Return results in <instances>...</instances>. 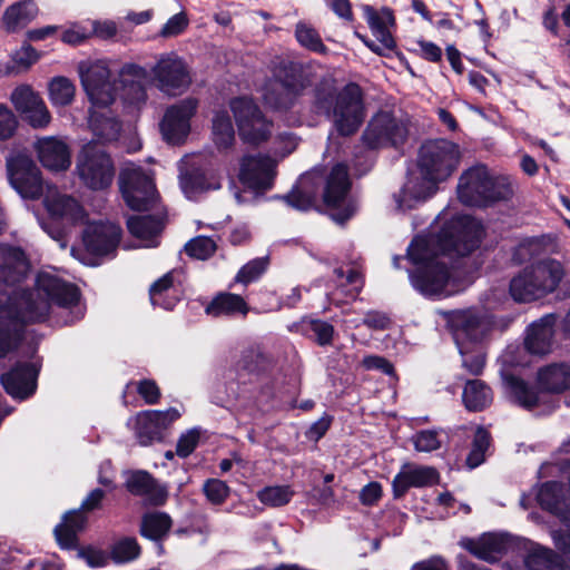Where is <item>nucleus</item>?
<instances>
[{
  "label": "nucleus",
  "mask_w": 570,
  "mask_h": 570,
  "mask_svg": "<svg viewBox=\"0 0 570 570\" xmlns=\"http://www.w3.org/2000/svg\"><path fill=\"white\" fill-rule=\"evenodd\" d=\"M29 265L23 252L17 247L0 245V357L16 342V325L45 321L52 306L68 312L65 324L83 316L78 288L62 279L56 271H41L32 291L22 289L21 281Z\"/></svg>",
  "instance_id": "1"
},
{
  "label": "nucleus",
  "mask_w": 570,
  "mask_h": 570,
  "mask_svg": "<svg viewBox=\"0 0 570 570\" xmlns=\"http://www.w3.org/2000/svg\"><path fill=\"white\" fill-rule=\"evenodd\" d=\"M483 234L480 222L460 215L449 222L438 236H419L407 249L409 259L416 266L410 273L412 286L424 296L446 297L465 288L456 271L436 261L439 253L464 256L479 246Z\"/></svg>",
  "instance_id": "2"
},
{
  "label": "nucleus",
  "mask_w": 570,
  "mask_h": 570,
  "mask_svg": "<svg viewBox=\"0 0 570 570\" xmlns=\"http://www.w3.org/2000/svg\"><path fill=\"white\" fill-rule=\"evenodd\" d=\"M148 70L136 63L122 66L119 72V83L122 89V99L130 105H138L146 100V86L153 81L166 95L177 96L186 91L191 78L185 61L176 53L161 55Z\"/></svg>",
  "instance_id": "3"
},
{
  "label": "nucleus",
  "mask_w": 570,
  "mask_h": 570,
  "mask_svg": "<svg viewBox=\"0 0 570 570\" xmlns=\"http://www.w3.org/2000/svg\"><path fill=\"white\" fill-rule=\"evenodd\" d=\"M313 107L317 114L332 116L342 135L355 132L363 121L361 89L355 83L335 94L333 80H323L315 91Z\"/></svg>",
  "instance_id": "4"
},
{
  "label": "nucleus",
  "mask_w": 570,
  "mask_h": 570,
  "mask_svg": "<svg viewBox=\"0 0 570 570\" xmlns=\"http://www.w3.org/2000/svg\"><path fill=\"white\" fill-rule=\"evenodd\" d=\"M456 194L462 204L481 207L510 199L513 188L509 177L492 176L485 166L475 165L461 174Z\"/></svg>",
  "instance_id": "5"
},
{
  "label": "nucleus",
  "mask_w": 570,
  "mask_h": 570,
  "mask_svg": "<svg viewBox=\"0 0 570 570\" xmlns=\"http://www.w3.org/2000/svg\"><path fill=\"white\" fill-rule=\"evenodd\" d=\"M564 275V266L558 259H540L524 267L511 279V296L517 302L542 298L558 288Z\"/></svg>",
  "instance_id": "6"
},
{
  "label": "nucleus",
  "mask_w": 570,
  "mask_h": 570,
  "mask_svg": "<svg viewBox=\"0 0 570 570\" xmlns=\"http://www.w3.org/2000/svg\"><path fill=\"white\" fill-rule=\"evenodd\" d=\"M453 337L462 356V365L472 375L481 374L485 360L481 351L470 348L471 343L480 341L489 330V323L474 311H458L450 318Z\"/></svg>",
  "instance_id": "7"
},
{
  "label": "nucleus",
  "mask_w": 570,
  "mask_h": 570,
  "mask_svg": "<svg viewBox=\"0 0 570 570\" xmlns=\"http://www.w3.org/2000/svg\"><path fill=\"white\" fill-rule=\"evenodd\" d=\"M77 71L90 102L89 109L111 107L118 96L119 86L108 61L83 60L78 63Z\"/></svg>",
  "instance_id": "8"
},
{
  "label": "nucleus",
  "mask_w": 570,
  "mask_h": 570,
  "mask_svg": "<svg viewBox=\"0 0 570 570\" xmlns=\"http://www.w3.org/2000/svg\"><path fill=\"white\" fill-rule=\"evenodd\" d=\"M462 158L458 144L448 139L425 141L417 156V169L439 184L446 181L459 168Z\"/></svg>",
  "instance_id": "9"
},
{
  "label": "nucleus",
  "mask_w": 570,
  "mask_h": 570,
  "mask_svg": "<svg viewBox=\"0 0 570 570\" xmlns=\"http://www.w3.org/2000/svg\"><path fill=\"white\" fill-rule=\"evenodd\" d=\"M76 173L80 181L92 190L108 188L115 177L111 157L95 141L82 146L76 159Z\"/></svg>",
  "instance_id": "10"
},
{
  "label": "nucleus",
  "mask_w": 570,
  "mask_h": 570,
  "mask_svg": "<svg viewBox=\"0 0 570 570\" xmlns=\"http://www.w3.org/2000/svg\"><path fill=\"white\" fill-rule=\"evenodd\" d=\"M276 175V160L263 155H246L239 163V181L245 187V193L252 197L263 195L273 187ZM235 199L239 204L248 203L252 198L246 194L236 191Z\"/></svg>",
  "instance_id": "11"
},
{
  "label": "nucleus",
  "mask_w": 570,
  "mask_h": 570,
  "mask_svg": "<svg viewBox=\"0 0 570 570\" xmlns=\"http://www.w3.org/2000/svg\"><path fill=\"white\" fill-rule=\"evenodd\" d=\"M537 501L566 525V533L553 531L551 535L556 547L570 557V481L567 490L558 482L543 483L537 492Z\"/></svg>",
  "instance_id": "12"
},
{
  "label": "nucleus",
  "mask_w": 570,
  "mask_h": 570,
  "mask_svg": "<svg viewBox=\"0 0 570 570\" xmlns=\"http://www.w3.org/2000/svg\"><path fill=\"white\" fill-rule=\"evenodd\" d=\"M350 179L344 165L334 166L326 178L323 199L332 210L331 217L338 224H344L357 210V204L348 197Z\"/></svg>",
  "instance_id": "13"
},
{
  "label": "nucleus",
  "mask_w": 570,
  "mask_h": 570,
  "mask_svg": "<svg viewBox=\"0 0 570 570\" xmlns=\"http://www.w3.org/2000/svg\"><path fill=\"white\" fill-rule=\"evenodd\" d=\"M240 138L253 145H258L271 136L272 122L268 121L253 99L247 97L234 98L229 102Z\"/></svg>",
  "instance_id": "14"
},
{
  "label": "nucleus",
  "mask_w": 570,
  "mask_h": 570,
  "mask_svg": "<svg viewBox=\"0 0 570 570\" xmlns=\"http://www.w3.org/2000/svg\"><path fill=\"white\" fill-rule=\"evenodd\" d=\"M9 184L23 198L42 195L41 173L26 151H12L6 158Z\"/></svg>",
  "instance_id": "15"
},
{
  "label": "nucleus",
  "mask_w": 570,
  "mask_h": 570,
  "mask_svg": "<svg viewBox=\"0 0 570 570\" xmlns=\"http://www.w3.org/2000/svg\"><path fill=\"white\" fill-rule=\"evenodd\" d=\"M122 198L134 210H145L157 202V191L150 175L135 165H127L119 178Z\"/></svg>",
  "instance_id": "16"
},
{
  "label": "nucleus",
  "mask_w": 570,
  "mask_h": 570,
  "mask_svg": "<svg viewBox=\"0 0 570 570\" xmlns=\"http://www.w3.org/2000/svg\"><path fill=\"white\" fill-rule=\"evenodd\" d=\"M306 87L307 81L294 69L285 70L284 76L277 75L265 83L263 98L271 108L287 111L297 105Z\"/></svg>",
  "instance_id": "17"
},
{
  "label": "nucleus",
  "mask_w": 570,
  "mask_h": 570,
  "mask_svg": "<svg viewBox=\"0 0 570 570\" xmlns=\"http://www.w3.org/2000/svg\"><path fill=\"white\" fill-rule=\"evenodd\" d=\"M198 101L186 98L171 105L160 122L163 138L170 145H181L190 132V120L195 116Z\"/></svg>",
  "instance_id": "18"
},
{
  "label": "nucleus",
  "mask_w": 570,
  "mask_h": 570,
  "mask_svg": "<svg viewBox=\"0 0 570 570\" xmlns=\"http://www.w3.org/2000/svg\"><path fill=\"white\" fill-rule=\"evenodd\" d=\"M104 497L105 492L102 490L95 489L83 499L79 510L65 513L62 521L56 525L53 531L56 540L62 549H70L76 546L77 533L80 532L87 523V518L82 510L92 511L97 509Z\"/></svg>",
  "instance_id": "19"
},
{
  "label": "nucleus",
  "mask_w": 570,
  "mask_h": 570,
  "mask_svg": "<svg viewBox=\"0 0 570 570\" xmlns=\"http://www.w3.org/2000/svg\"><path fill=\"white\" fill-rule=\"evenodd\" d=\"M363 12L366 22L377 41L375 42L365 39L364 37H360L364 45L370 50L381 56L392 51L395 48V41L391 33V28L395 23L392 10L384 7L377 11L370 6H364Z\"/></svg>",
  "instance_id": "20"
},
{
  "label": "nucleus",
  "mask_w": 570,
  "mask_h": 570,
  "mask_svg": "<svg viewBox=\"0 0 570 570\" xmlns=\"http://www.w3.org/2000/svg\"><path fill=\"white\" fill-rule=\"evenodd\" d=\"M180 416L177 409L166 411H144L138 413L130 421L136 436L141 445H148L155 440H159L161 432Z\"/></svg>",
  "instance_id": "21"
},
{
  "label": "nucleus",
  "mask_w": 570,
  "mask_h": 570,
  "mask_svg": "<svg viewBox=\"0 0 570 570\" xmlns=\"http://www.w3.org/2000/svg\"><path fill=\"white\" fill-rule=\"evenodd\" d=\"M121 229L110 222H91L82 234L83 244L96 256L111 255L120 242Z\"/></svg>",
  "instance_id": "22"
},
{
  "label": "nucleus",
  "mask_w": 570,
  "mask_h": 570,
  "mask_svg": "<svg viewBox=\"0 0 570 570\" xmlns=\"http://www.w3.org/2000/svg\"><path fill=\"white\" fill-rule=\"evenodd\" d=\"M194 157H185L180 161L179 181L185 196L189 199H195L199 194L208 190H217L222 187V177L218 171L214 169H199L193 170L185 169V166H193Z\"/></svg>",
  "instance_id": "23"
},
{
  "label": "nucleus",
  "mask_w": 570,
  "mask_h": 570,
  "mask_svg": "<svg viewBox=\"0 0 570 570\" xmlns=\"http://www.w3.org/2000/svg\"><path fill=\"white\" fill-rule=\"evenodd\" d=\"M439 183L432 180L429 175L412 173L407 176L402 189L394 195L395 207L405 212L425 202L438 190Z\"/></svg>",
  "instance_id": "24"
},
{
  "label": "nucleus",
  "mask_w": 570,
  "mask_h": 570,
  "mask_svg": "<svg viewBox=\"0 0 570 570\" xmlns=\"http://www.w3.org/2000/svg\"><path fill=\"white\" fill-rule=\"evenodd\" d=\"M406 130L390 114H377L364 132V141L371 148L397 145L404 140Z\"/></svg>",
  "instance_id": "25"
},
{
  "label": "nucleus",
  "mask_w": 570,
  "mask_h": 570,
  "mask_svg": "<svg viewBox=\"0 0 570 570\" xmlns=\"http://www.w3.org/2000/svg\"><path fill=\"white\" fill-rule=\"evenodd\" d=\"M41 165L51 171H65L71 165V150L63 138L45 136L33 144Z\"/></svg>",
  "instance_id": "26"
},
{
  "label": "nucleus",
  "mask_w": 570,
  "mask_h": 570,
  "mask_svg": "<svg viewBox=\"0 0 570 570\" xmlns=\"http://www.w3.org/2000/svg\"><path fill=\"white\" fill-rule=\"evenodd\" d=\"M39 365L37 362L18 364L9 373L1 376L7 393L14 399L23 400L35 393Z\"/></svg>",
  "instance_id": "27"
},
{
  "label": "nucleus",
  "mask_w": 570,
  "mask_h": 570,
  "mask_svg": "<svg viewBox=\"0 0 570 570\" xmlns=\"http://www.w3.org/2000/svg\"><path fill=\"white\" fill-rule=\"evenodd\" d=\"M439 481V473L431 466L404 463L392 482L395 498L403 497L410 488H422L435 484Z\"/></svg>",
  "instance_id": "28"
},
{
  "label": "nucleus",
  "mask_w": 570,
  "mask_h": 570,
  "mask_svg": "<svg viewBox=\"0 0 570 570\" xmlns=\"http://www.w3.org/2000/svg\"><path fill=\"white\" fill-rule=\"evenodd\" d=\"M45 206L52 218L61 222L78 224L86 217L82 206L75 198L60 194L55 187H48Z\"/></svg>",
  "instance_id": "29"
},
{
  "label": "nucleus",
  "mask_w": 570,
  "mask_h": 570,
  "mask_svg": "<svg viewBox=\"0 0 570 570\" xmlns=\"http://www.w3.org/2000/svg\"><path fill=\"white\" fill-rule=\"evenodd\" d=\"M323 183L320 169H313L302 175L293 190L284 197L286 203L298 210H308L313 207L318 189Z\"/></svg>",
  "instance_id": "30"
},
{
  "label": "nucleus",
  "mask_w": 570,
  "mask_h": 570,
  "mask_svg": "<svg viewBox=\"0 0 570 570\" xmlns=\"http://www.w3.org/2000/svg\"><path fill=\"white\" fill-rule=\"evenodd\" d=\"M126 488L130 493L142 497L151 505L164 504L168 497L167 489L145 471L130 473L126 480Z\"/></svg>",
  "instance_id": "31"
},
{
  "label": "nucleus",
  "mask_w": 570,
  "mask_h": 570,
  "mask_svg": "<svg viewBox=\"0 0 570 570\" xmlns=\"http://www.w3.org/2000/svg\"><path fill=\"white\" fill-rule=\"evenodd\" d=\"M462 546L476 558L493 562L507 551L509 538L503 533H484L478 540H466Z\"/></svg>",
  "instance_id": "32"
},
{
  "label": "nucleus",
  "mask_w": 570,
  "mask_h": 570,
  "mask_svg": "<svg viewBox=\"0 0 570 570\" xmlns=\"http://www.w3.org/2000/svg\"><path fill=\"white\" fill-rule=\"evenodd\" d=\"M88 125L94 136L101 142L117 140L121 130V124L110 107L89 109Z\"/></svg>",
  "instance_id": "33"
},
{
  "label": "nucleus",
  "mask_w": 570,
  "mask_h": 570,
  "mask_svg": "<svg viewBox=\"0 0 570 570\" xmlns=\"http://www.w3.org/2000/svg\"><path fill=\"white\" fill-rule=\"evenodd\" d=\"M39 13L33 0H20L6 8L2 14V24L7 32L16 33L31 23Z\"/></svg>",
  "instance_id": "34"
},
{
  "label": "nucleus",
  "mask_w": 570,
  "mask_h": 570,
  "mask_svg": "<svg viewBox=\"0 0 570 570\" xmlns=\"http://www.w3.org/2000/svg\"><path fill=\"white\" fill-rule=\"evenodd\" d=\"M554 324L556 317L546 315L530 325L525 338V346L530 353L541 355L550 352Z\"/></svg>",
  "instance_id": "35"
},
{
  "label": "nucleus",
  "mask_w": 570,
  "mask_h": 570,
  "mask_svg": "<svg viewBox=\"0 0 570 570\" xmlns=\"http://www.w3.org/2000/svg\"><path fill=\"white\" fill-rule=\"evenodd\" d=\"M236 135L227 110H215L212 118V141L219 151L228 150L235 144Z\"/></svg>",
  "instance_id": "36"
},
{
  "label": "nucleus",
  "mask_w": 570,
  "mask_h": 570,
  "mask_svg": "<svg viewBox=\"0 0 570 570\" xmlns=\"http://www.w3.org/2000/svg\"><path fill=\"white\" fill-rule=\"evenodd\" d=\"M539 385L549 392H562L570 389V364L552 363L538 372Z\"/></svg>",
  "instance_id": "37"
},
{
  "label": "nucleus",
  "mask_w": 570,
  "mask_h": 570,
  "mask_svg": "<svg viewBox=\"0 0 570 570\" xmlns=\"http://www.w3.org/2000/svg\"><path fill=\"white\" fill-rule=\"evenodd\" d=\"M524 563L529 570H569L567 562L559 554L541 546L529 549Z\"/></svg>",
  "instance_id": "38"
},
{
  "label": "nucleus",
  "mask_w": 570,
  "mask_h": 570,
  "mask_svg": "<svg viewBox=\"0 0 570 570\" xmlns=\"http://www.w3.org/2000/svg\"><path fill=\"white\" fill-rule=\"evenodd\" d=\"M129 232L144 242L145 247L157 246L156 236L163 229V222L155 216L130 217L127 222Z\"/></svg>",
  "instance_id": "39"
},
{
  "label": "nucleus",
  "mask_w": 570,
  "mask_h": 570,
  "mask_svg": "<svg viewBox=\"0 0 570 570\" xmlns=\"http://www.w3.org/2000/svg\"><path fill=\"white\" fill-rule=\"evenodd\" d=\"M205 312L209 316L246 315L248 306L244 298L237 294L220 293L206 306Z\"/></svg>",
  "instance_id": "40"
},
{
  "label": "nucleus",
  "mask_w": 570,
  "mask_h": 570,
  "mask_svg": "<svg viewBox=\"0 0 570 570\" xmlns=\"http://www.w3.org/2000/svg\"><path fill=\"white\" fill-rule=\"evenodd\" d=\"M462 400L469 411H481L492 403L493 394L482 381L471 380L463 389Z\"/></svg>",
  "instance_id": "41"
},
{
  "label": "nucleus",
  "mask_w": 570,
  "mask_h": 570,
  "mask_svg": "<svg viewBox=\"0 0 570 570\" xmlns=\"http://www.w3.org/2000/svg\"><path fill=\"white\" fill-rule=\"evenodd\" d=\"M171 519L165 512H151L144 515L140 532L150 540H161L171 528Z\"/></svg>",
  "instance_id": "42"
},
{
  "label": "nucleus",
  "mask_w": 570,
  "mask_h": 570,
  "mask_svg": "<svg viewBox=\"0 0 570 570\" xmlns=\"http://www.w3.org/2000/svg\"><path fill=\"white\" fill-rule=\"evenodd\" d=\"M76 96L75 83L62 76L52 78L48 83V98L53 107L69 106Z\"/></svg>",
  "instance_id": "43"
},
{
  "label": "nucleus",
  "mask_w": 570,
  "mask_h": 570,
  "mask_svg": "<svg viewBox=\"0 0 570 570\" xmlns=\"http://www.w3.org/2000/svg\"><path fill=\"white\" fill-rule=\"evenodd\" d=\"M507 393L517 403L525 409H531L537 403V393L530 390L527 384L513 375L503 376Z\"/></svg>",
  "instance_id": "44"
},
{
  "label": "nucleus",
  "mask_w": 570,
  "mask_h": 570,
  "mask_svg": "<svg viewBox=\"0 0 570 570\" xmlns=\"http://www.w3.org/2000/svg\"><path fill=\"white\" fill-rule=\"evenodd\" d=\"M168 292H175L170 273L164 275L151 285L149 291L151 304L167 311L173 309L179 298L178 295H171L168 299L164 298V293Z\"/></svg>",
  "instance_id": "45"
},
{
  "label": "nucleus",
  "mask_w": 570,
  "mask_h": 570,
  "mask_svg": "<svg viewBox=\"0 0 570 570\" xmlns=\"http://www.w3.org/2000/svg\"><path fill=\"white\" fill-rule=\"evenodd\" d=\"M294 495L289 485H269L257 492L258 500L272 508H278L287 504Z\"/></svg>",
  "instance_id": "46"
},
{
  "label": "nucleus",
  "mask_w": 570,
  "mask_h": 570,
  "mask_svg": "<svg viewBox=\"0 0 570 570\" xmlns=\"http://www.w3.org/2000/svg\"><path fill=\"white\" fill-rule=\"evenodd\" d=\"M22 118L33 129H46L52 120L51 112L42 97H39L30 109L26 110Z\"/></svg>",
  "instance_id": "47"
},
{
  "label": "nucleus",
  "mask_w": 570,
  "mask_h": 570,
  "mask_svg": "<svg viewBox=\"0 0 570 570\" xmlns=\"http://www.w3.org/2000/svg\"><path fill=\"white\" fill-rule=\"evenodd\" d=\"M490 445V435L488 431L482 428H478L474 434L472 449L466 458V464L470 469H474L483 463L485 459V452Z\"/></svg>",
  "instance_id": "48"
},
{
  "label": "nucleus",
  "mask_w": 570,
  "mask_h": 570,
  "mask_svg": "<svg viewBox=\"0 0 570 570\" xmlns=\"http://www.w3.org/2000/svg\"><path fill=\"white\" fill-rule=\"evenodd\" d=\"M140 554V547L134 538L118 540L111 549V559L116 563H126L135 560Z\"/></svg>",
  "instance_id": "49"
},
{
  "label": "nucleus",
  "mask_w": 570,
  "mask_h": 570,
  "mask_svg": "<svg viewBox=\"0 0 570 570\" xmlns=\"http://www.w3.org/2000/svg\"><path fill=\"white\" fill-rule=\"evenodd\" d=\"M39 97H41L40 94L35 91L31 86L20 85L12 90L10 101L14 109L22 116Z\"/></svg>",
  "instance_id": "50"
},
{
  "label": "nucleus",
  "mask_w": 570,
  "mask_h": 570,
  "mask_svg": "<svg viewBox=\"0 0 570 570\" xmlns=\"http://www.w3.org/2000/svg\"><path fill=\"white\" fill-rule=\"evenodd\" d=\"M338 286L343 288L347 296L355 297L363 286L361 274L354 269L348 268L344 272L342 268L335 271Z\"/></svg>",
  "instance_id": "51"
},
{
  "label": "nucleus",
  "mask_w": 570,
  "mask_h": 570,
  "mask_svg": "<svg viewBox=\"0 0 570 570\" xmlns=\"http://www.w3.org/2000/svg\"><path fill=\"white\" fill-rule=\"evenodd\" d=\"M207 501L213 505L223 504L229 495V487L222 480L208 479L203 485Z\"/></svg>",
  "instance_id": "52"
},
{
  "label": "nucleus",
  "mask_w": 570,
  "mask_h": 570,
  "mask_svg": "<svg viewBox=\"0 0 570 570\" xmlns=\"http://www.w3.org/2000/svg\"><path fill=\"white\" fill-rule=\"evenodd\" d=\"M216 250V243L205 236H198L185 245V252L190 257L197 259H207Z\"/></svg>",
  "instance_id": "53"
},
{
  "label": "nucleus",
  "mask_w": 570,
  "mask_h": 570,
  "mask_svg": "<svg viewBox=\"0 0 570 570\" xmlns=\"http://www.w3.org/2000/svg\"><path fill=\"white\" fill-rule=\"evenodd\" d=\"M296 38L297 41L304 46L305 48L313 50L315 52L324 51L325 47L316 32L315 29L307 26L306 23H298L296 26Z\"/></svg>",
  "instance_id": "54"
},
{
  "label": "nucleus",
  "mask_w": 570,
  "mask_h": 570,
  "mask_svg": "<svg viewBox=\"0 0 570 570\" xmlns=\"http://www.w3.org/2000/svg\"><path fill=\"white\" fill-rule=\"evenodd\" d=\"M266 269V262L262 258L253 259L244 265L235 277L236 283L248 285L257 281Z\"/></svg>",
  "instance_id": "55"
},
{
  "label": "nucleus",
  "mask_w": 570,
  "mask_h": 570,
  "mask_svg": "<svg viewBox=\"0 0 570 570\" xmlns=\"http://www.w3.org/2000/svg\"><path fill=\"white\" fill-rule=\"evenodd\" d=\"M413 444L419 452H432L441 448L442 440L438 431L423 430L413 436Z\"/></svg>",
  "instance_id": "56"
},
{
  "label": "nucleus",
  "mask_w": 570,
  "mask_h": 570,
  "mask_svg": "<svg viewBox=\"0 0 570 570\" xmlns=\"http://www.w3.org/2000/svg\"><path fill=\"white\" fill-rule=\"evenodd\" d=\"M89 20L69 24L62 32L63 42L77 46L90 38Z\"/></svg>",
  "instance_id": "57"
},
{
  "label": "nucleus",
  "mask_w": 570,
  "mask_h": 570,
  "mask_svg": "<svg viewBox=\"0 0 570 570\" xmlns=\"http://www.w3.org/2000/svg\"><path fill=\"white\" fill-rule=\"evenodd\" d=\"M18 128V118L13 111L3 104H0V140L10 139Z\"/></svg>",
  "instance_id": "58"
},
{
  "label": "nucleus",
  "mask_w": 570,
  "mask_h": 570,
  "mask_svg": "<svg viewBox=\"0 0 570 570\" xmlns=\"http://www.w3.org/2000/svg\"><path fill=\"white\" fill-rule=\"evenodd\" d=\"M188 27V18L185 12H178L170 17L159 31L163 38H173L181 35Z\"/></svg>",
  "instance_id": "59"
},
{
  "label": "nucleus",
  "mask_w": 570,
  "mask_h": 570,
  "mask_svg": "<svg viewBox=\"0 0 570 570\" xmlns=\"http://www.w3.org/2000/svg\"><path fill=\"white\" fill-rule=\"evenodd\" d=\"M200 438V431L198 429H191L180 435L176 453L180 458H187L196 449Z\"/></svg>",
  "instance_id": "60"
},
{
  "label": "nucleus",
  "mask_w": 570,
  "mask_h": 570,
  "mask_svg": "<svg viewBox=\"0 0 570 570\" xmlns=\"http://www.w3.org/2000/svg\"><path fill=\"white\" fill-rule=\"evenodd\" d=\"M307 326L320 345H328L332 343L334 327L331 324L320 320H311Z\"/></svg>",
  "instance_id": "61"
},
{
  "label": "nucleus",
  "mask_w": 570,
  "mask_h": 570,
  "mask_svg": "<svg viewBox=\"0 0 570 570\" xmlns=\"http://www.w3.org/2000/svg\"><path fill=\"white\" fill-rule=\"evenodd\" d=\"M90 35L100 39H110L116 36L118 27L112 20H89Z\"/></svg>",
  "instance_id": "62"
},
{
  "label": "nucleus",
  "mask_w": 570,
  "mask_h": 570,
  "mask_svg": "<svg viewBox=\"0 0 570 570\" xmlns=\"http://www.w3.org/2000/svg\"><path fill=\"white\" fill-rule=\"evenodd\" d=\"M39 59V53L35 48L29 45H23L20 49L13 52L12 61L23 69L30 68Z\"/></svg>",
  "instance_id": "63"
},
{
  "label": "nucleus",
  "mask_w": 570,
  "mask_h": 570,
  "mask_svg": "<svg viewBox=\"0 0 570 570\" xmlns=\"http://www.w3.org/2000/svg\"><path fill=\"white\" fill-rule=\"evenodd\" d=\"M540 247V242L537 238H529L521 242L514 250L513 259L518 263H523L531 257Z\"/></svg>",
  "instance_id": "64"
}]
</instances>
